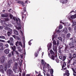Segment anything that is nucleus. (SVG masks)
Instances as JSON below:
<instances>
[{
	"label": "nucleus",
	"instance_id": "1",
	"mask_svg": "<svg viewBox=\"0 0 76 76\" xmlns=\"http://www.w3.org/2000/svg\"><path fill=\"white\" fill-rule=\"evenodd\" d=\"M7 43H8V44H10L12 50L13 51H15V50H16V46H13L14 45V42H10V40L7 41ZM12 46H13L12 47Z\"/></svg>",
	"mask_w": 76,
	"mask_h": 76
},
{
	"label": "nucleus",
	"instance_id": "2",
	"mask_svg": "<svg viewBox=\"0 0 76 76\" xmlns=\"http://www.w3.org/2000/svg\"><path fill=\"white\" fill-rule=\"evenodd\" d=\"M53 49L55 53H57V46H56L57 44L56 43V40L53 41Z\"/></svg>",
	"mask_w": 76,
	"mask_h": 76
},
{
	"label": "nucleus",
	"instance_id": "3",
	"mask_svg": "<svg viewBox=\"0 0 76 76\" xmlns=\"http://www.w3.org/2000/svg\"><path fill=\"white\" fill-rule=\"evenodd\" d=\"M68 55L66 54L64 56H59V58L60 59L62 60V61H64L66 59V58L67 57Z\"/></svg>",
	"mask_w": 76,
	"mask_h": 76
},
{
	"label": "nucleus",
	"instance_id": "4",
	"mask_svg": "<svg viewBox=\"0 0 76 76\" xmlns=\"http://www.w3.org/2000/svg\"><path fill=\"white\" fill-rule=\"evenodd\" d=\"M13 64V61H12V59H11L10 60L8 61L7 63V66L8 68H10V66H11V64Z\"/></svg>",
	"mask_w": 76,
	"mask_h": 76
},
{
	"label": "nucleus",
	"instance_id": "5",
	"mask_svg": "<svg viewBox=\"0 0 76 76\" xmlns=\"http://www.w3.org/2000/svg\"><path fill=\"white\" fill-rule=\"evenodd\" d=\"M65 52H66V53H69V50H70V49L69 48V45L66 44H65Z\"/></svg>",
	"mask_w": 76,
	"mask_h": 76
},
{
	"label": "nucleus",
	"instance_id": "6",
	"mask_svg": "<svg viewBox=\"0 0 76 76\" xmlns=\"http://www.w3.org/2000/svg\"><path fill=\"white\" fill-rule=\"evenodd\" d=\"M21 27H22V25H20V23H18L17 26H15V28L18 30H19V29H21Z\"/></svg>",
	"mask_w": 76,
	"mask_h": 76
},
{
	"label": "nucleus",
	"instance_id": "7",
	"mask_svg": "<svg viewBox=\"0 0 76 76\" xmlns=\"http://www.w3.org/2000/svg\"><path fill=\"white\" fill-rule=\"evenodd\" d=\"M7 73L9 74V76H12V74H13V71L10 69H9L7 70Z\"/></svg>",
	"mask_w": 76,
	"mask_h": 76
},
{
	"label": "nucleus",
	"instance_id": "8",
	"mask_svg": "<svg viewBox=\"0 0 76 76\" xmlns=\"http://www.w3.org/2000/svg\"><path fill=\"white\" fill-rule=\"evenodd\" d=\"M50 67V65L48 64H47L46 63H45L44 65V66L43 67V70H44V68L45 67V68H49Z\"/></svg>",
	"mask_w": 76,
	"mask_h": 76
},
{
	"label": "nucleus",
	"instance_id": "9",
	"mask_svg": "<svg viewBox=\"0 0 76 76\" xmlns=\"http://www.w3.org/2000/svg\"><path fill=\"white\" fill-rule=\"evenodd\" d=\"M5 61V57L4 56H2L1 58V62L2 63H3Z\"/></svg>",
	"mask_w": 76,
	"mask_h": 76
},
{
	"label": "nucleus",
	"instance_id": "10",
	"mask_svg": "<svg viewBox=\"0 0 76 76\" xmlns=\"http://www.w3.org/2000/svg\"><path fill=\"white\" fill-rule=\"evenodd\" d=\"M17 3L20 4H21L23 7L25 6V5H24V2L22 1H18L17 2Z\"/></svg>",
	"mask_w": 76,
	"mask_h": 76
},
{
	"label": "nucleus",
	"instance_id": "11",
	"mask_svg": "<svg viewBox=\"0 0 76 76\" xmlns=\"http://www.w3.org/2000/svg\"><path fill=\"white\" fill-rule=\"evenodd\" d=\"M69 70H66L65 73H64L63 74L64 76H65V75H66V76H69V75H70V73H69Z\"/></svg>",
	"mask_w": 76,
	"mask_h": 76
},
{
	"label": "nucleus",
	"instance_id": "12",
	"mask_svg": "<svg viewBox=\"0 0 76 76\" xmlns=\"http://www.w3.org/2000/svg\"><path fill=\"white\" fill-rule=\"evenodd\" d=\"M51 46H52V43H49L47 45V47L48 48V50H50V48H51Z\"/></svg>",
	"mask_w": 76,
	"mask_h": 76
},
{
	"label": "nucleus",
	"instance_id": "13",
	"mask_svg": "<svg viewBox=\"0 0 76 76\" xmlns=\"http://www.w3.org/2000/svg\"><path fill=\"white\" fill-rule=\"evenodd\" d=\"M14 51H12L8 55V56L9 57H12V56H14Z\"/></svg>",
	"mask_w": 76,
	"mask_h": 76
},
{
	"label": "nucleus",
	"instance_id": "14",
	"mask_svg": "<svg viewBox=\"0 0 76 76\" xmlns=\"http://www.w3.org/2000/svg\"><path fill=\"white\" fill-rule=\"evenodd\" d=\"M1 15L2 18H8L9 17L8 14H1Z\"/></svg>",
	"mask_w": 76,
	"mask_h": 76
},
{
	"label": "nucleus",
	"instance_id": "15",
	"mask_svg": "<svg viewBox=\"0 0 76 76\" xmlns=\"http://www.w3.org/2000/svg\"><path fill=\"white\" fill-rule=\"evenodd\" d=\"M9 51H10V50L9 49H6L4 51V52L5 54H9Z\"/></svg>",
	"mask_w": 76,
	"mask_h": 76
},
{
	"label": "nucleus",
	"instance_id": "16",
	"mask_svg": "<svg viewBox=\"0 0 76 76\" xmlns=\"http://www.w3.org/2000/svg\"><path fill=\"white\" fill-rule=\"evenodd\" d=\"M71 69L73 72V75L75 76H76V72L73 68H71Z\"/></svg>",
	"mask_w": 76,
	"mask_h": 76
},
{
	"label": "nucleus",
	"instance_id": "17",
	"mask_svg": "<svg viewBox=\"0 0 76 76\" xmlns=\"http://www.w3.org/2000/svg\"><path fill=\"white\" fill-rule=\"evenodd\" d=\"M69 45L70 46H72L70 47L71 48H75V45H74V44L70 42L69 43Z\"/></svg>",
	"mask_w": 76,
	"mask_h": 76
},
{
	"label": "nucleus",
	"instance_id": "18",
	"mask_svg": "<svg viewBox=\"0 0 76 76\" xmlns=\"http://www.w3.org/2000/svg\"><path fill=\"white\" fill-rule=\"evenodd\" d=\"M14 33L15 34V35H19L18 31L15 29L14 30Z\"/></svg>",
	"mask_w": 76,
	"mask_h": 76
},
{
	"label": "nucleus",
	"instance_id": "19",
	"mask_svg": "<svg viewBox=\"0 0 76 76\" xmlns=\"http://www.w3.org/2000/svg\"><path fill=\"white\" fill-rule=\"evenodd\" d=\"M55 57L57 58V56H56V55L55 56L54 55H52L50 58H51V59H52L53 60H54V59H55Z\"/></svg>",
	"mask_w": 76,
	"mask_h": 76
},
{
	"label": "nucleus",
	"instance_id": "20",
	"mask_svg": "<svg viewBox=\"0 0 76 76\" xmlns=\"http://www.w3.org/2000/svg\"><path fill=\"white\" fill-rule=\"evenodd\" d=\"M65 66H66V62H64L63 64V65L62 66V69H63L64 67H65Z\"/></svg>",
	"mask_w": 76,
	"mask_h": 76
},
{
	"label": "nucleus",
	"instance_id": "21",
	"mask_svg": "<svg viewBox=\"0 0 76 76\" xmlns=\"http://www.w3.org/2000/svg\"><path fill=\"white\" fill-rule=\"evenodd\" d=\"M70 18L71 19H75L76 18V14H75L73 15H72Z\"/></svg>",
	"mask_w": 76,
	"mask_h": 76
},
{
	"label": "nucleus",
	"instance_id": "22",
	"mask_svg": "<svg viewBox=\"0 0 76 76\" xmlns=\"http://www.w3.org/2000/svg\"><path fill=\"white\" fill-rule=\"evenodd\" d=\"M16 20L17 23L18 22H18H19V23H20V19H19V18H16Z\"/></svg>",
	"mask_w": 76,
	"mask_h": 76
},
{
	"label": "nucleus",
	"instance_id": "23",
	"mask_svg": "<svg viewBox=\"0 0 76 76\" xmlns=\"http://www.w3.org/2000/svg\"><path fill=\"white\" fill-rule=\"evenodd\" d=\"M50 53L51 54H53V55H55V53L52 50H50Z\"/></svg>",
	"mask_w": 76,
	"mask_h": 76
},
{
	"label": "nucleus",
	"instance_id": "24",
	"mask_svg": "<svg viewBox=\"0 0 76 76\" xmlns=\"http://www.w3.org/2000/svg\"><path fill=\"white\" fill-rule=\"evenodd\" d=\"M69 58L72 60L73 59V57H72V54L69 53Z\"/></svg>",
	"mask_w": 76,
	"mask_h": 76
},
{
	"label": "nucleus",
	"instance_id": "25",
	"mask_svg": "<svg viewBox=\"0 0 76 76\" xmlns=\"http://www.w3.org/2000/svg\"><path fill=\"white\" fill-rule=\"evenodd\" d=\"M42 61V65L43 66H44V65L45 64V61H44V60L42 59L41 60Z\"/></svg>",
	"mask_w": 76,
	"mask_h": 76
},
{
	"label": "nucleus",
	"instance_id": "26",
	"mask_svg": "<svg viewBox=\"0 0 76 76\" xmlns=\"http://www.w3.org/2000/svg\"><path fill=\"white\" fill-rule=\"evenodd\" d=\"M10 41L11 42H13V41H14V39H13V38L12 37H10Z\"/></svg>",
	"mask_w": 76,
	"mask_h": 76
},
{
	"label": "nucleus",
	"instance_id": "27",
	"mask_svg": "<svg viewBox=\"0 0 76 76\" xmlns=\"http://www.w3.org/2000/svg\"><path fill=\"white\" fill-rule=\"evenodd\" d=\"M61 3H62L63 4H64V3H67V0H66L65 1H60Z\"/></svg>",
	"mask_w": 76,
	"mask_h": 76
},
{
	"label": "nucleus",
	"instance_id": "28",
	"mask_svg": "<svg viewBox=\"0 0 76 76\" xmlns=\"http://www.w3.org/2000/svg\"><path fill=\"white\" fill-rule=\"evenodd\" d=\"M70 35H71V34H70V33H68L66 35V38H70Z\"/></svg>",
	"mask_w": 76,
	"mask_h": 76
},
{
	"label": "nucleus",
	"instance_id": "29",
	"mask_svg": "<svg viewBox=\"0 0 76 76\" xmlns=\"http://www.w3.org/2000/svg\"><path fill=\"white\" fill-rule=\"evenodd\" d=\"M58 39H59L60 41H61V42H62V41L63 40V38H62V37H58Z\"/></svg>",
	"mask_w": 76,
	"mask_h": 76
},
{
	"label": "nucleus",
	"instance_id": "30",
	"mask_svg": "<svg viewBox=\"0 0 76 76\" xmlns=\"http://www.w3.org/2000/svg\"><path fill=\"white\" fill-rule=\"evenodd\" d=\"M4 48H3V46H0V50L2 51L3 50Z\"/></svg>",
	"mask_w": 76,
	"mask_h": 76
},
{
	"label": "nucleus",
	"instance_id": "31",
	"mask_svg": "<svg viewBox=\"0 0 76 76\" xmlns=\"http://www.w3.org/2000/svg\"><path fill=\"white\" fill-rule=\"evenodd\" d=\"M18 45H20V46H21V47H23V46H22V42H18Z\"/></svg>",
	"mask_w": 76,
	"mask_h": 76
},
{
	"label": "nucleus",
	"instance_id": "32",
	"mask_svg": "<svg viewBox=\"0 0 76 76\" xmlns=\"http://www.w3.org/2000/svg\"><path fill=\"white\" fill-rule=\"evenodd\" d=\"M72 59H69L68 60V64H70V63H71V61H72Z\"/></svg>",
	"mask_w": 76,
	"mask_h": 76
},
{
	"label": "nucleus",
	"instance_id": "33",
	"mask_svg": "<svg viewBox=\"0 0 76 76\" xmlns=\"http://www.w3.org/2000/svg\"><path fill=\"white\" fill-rule=\"evenodd\" d=\"M0 38L1 39H5V37L3 36H0Z\"/></svg>",
	"mask_w": 76,
	"mask_h": 76
},
{
	"label": "nucleus",
	"instance_id": "34",
	"mask_svg": "<svg viewBox=\"0 0 76 76\" xmlns=\"http://www.w3.org/2000/svg\"><path fill=\"white\" fill-rule=\"evenodd\" d=\"M0 71L1 72V73H4V69H0Z\"/></svg>",
	"mask_w": 76,
	"mask_h": 76
},
{
	"label": "nucleus",
	"instance_id": "35",
	"mask_svg": "<svg viewBox=\"0 0 76 76\" xmlns=\"http://www.w3.org/2000/svg\"><path fill=\"white\" fill-rule=\"evenodd\" d=\"M59 29H62L63 28V26L61 25H60L59 27Z\"/></svg>",
	"mask_w": 76,
	"mask_h": 76
},
{
	"label": "nucleus",
	"instance_id": "36",
	"mask_svg": "<svg viewBox=\"0 0 76 76\" xmlns=\"http://www.w3.org/2000/svg\"><path fill=\"white\" fill-rule=\"evenodd\" d=\"M18 49L19 51H22V50H21V48H20V47L19 46L18 47Z\"/></svg>",
	"mask_w": 76,
	"mask_h": 76
},
{
	"label": "nucleus",
	"instance_id": "37",
	"mask_svg": "<svg viewBox=\"0 0 76 76\" xmlns=\"http://www.w3.org/2000/svg\"><path fill=\"white\" fill-rule=\"evenodd\" d=\"M65 31V33H67V28H66V29H63V31Z\"/></svg>",
	"mask_w": 76,
	"mask_h": 76
},
{
	"label": "nucleus",
	"instance_id": "38",
	"mask_svg": "<svg viewBox=\"0 0 76 76\" xmlns=\"http://www.w3.org/2000/svg\"><path fill=\"white\" fill-rule=\"evenodd\" d=\"M34 56L35 57H38V55L37 54V53L36 52H35V53Z\"/></svg>",
	"mask_w": 76,
	"mask_h": 76
},
{
	"label": "nucleus",
	"instance_id": "39",
	"mask_svg": "<svg viewBox=\"0 0 76 76\" xmlns=\"http://www.w3.org/2000/svg\"><path fill=\"white\" fill-rule=\"evenodd\" d=\"M0 69H4L3 68V66L2 65H0Z\"/></svg>",
	"mask_w": 76,
	"mask_h": 76
},
{
	"label": "nucleus",
	"instance_id": "40",
	"mask_svg": "<svg viewBox=\"0 0 76 76\" xmlns=\"http://www.w3.org/2000/svg\"><path fill=\"white\" fill-rule=\"evenodd\" d=\"M70 64H67V67L68 69H69L70 68Z\"/></svg>",
	"mask_w": 76,
	"mask_h": 76
},
{
	"label": "nucleus",
	"instance_id": "41",
	"mask_svg": "<svg viewBox=\"0 0 76 76\" xmlns=\"http://www.w3.org/2000/svg\"><path fill=\"white\" fill-rule=\"evenodd\" d=\"M5 46L6 47V48H8V47H9V45L7 44H5Z\"/></svg>",
	"mask_w": 76,
	"mask_h": 76
},
{
	"label": "nucleus",
	"instance_id": "42",
	"mask_svg": "<svg viewBox=\"0 0 76 76\" xmlns=\"http://www.w3.org/2000/svg\"><path fill=\"white\" fill-rule=\"evenodd\" d=\"M9 15H10V19H12V18H13V15H12V14H10Z\"/></svg>",
	"mask_w": 76,
	"mask_h": 76
},
{
	"label": "nucleus",
	"instance_id": "43",
	"mask_svg": "<svg viewBox=\"0 0 76 76\" xmlns=\"http://www.w3.org/2000/svg\"><path fill=\"white\" fill-rule=\"evenodd\" d=\"M73 24L74 26H75V25H76V21H73Z\"/></svg>",
	"mask_w": 76,
	"mask_h": 76
},
{
	"label": "nucleus",
	"instance_id": "44",
	"mask_svg": "<svg viewBox=\"0 0 76 76\" xmlns=\"http://www.w3.org/2000/svg\"><path fill=\"white\" fill-rule=\"evenodd\" d=\"M15 68L18 67V64H17V63H15Z\"/></svg>",
	"mask_w": 76,
	"mask_h": 76
},
{
	"label": "nucleus",
	"instance_id": "45",
	"mask_svg": "<svg viewBox=\"0 0 76 76\" xmlns=\"http://www.w3.org/2000/svg\"><path fill=\"white\" fill-rule=\"evenodd\" d=\"M15 51L16 54H17V55H19V53L17 51H16V49L15 50V51Z\"/></svg>",
	"mask_w": 76,
	"mask_h": 76
},
{
	"label": "nucleus",
	"instance_id": "46",
	"mask_svg": "<svg viewBox=\"0 0 76 76\" xmlns=\"http://www.w3.org/2000/svg\"><path fill=\"white\" fill-rule=\"evenodd\" d=\"M7 65H6L5 66V67L4 68L5 71H6L7 70Z\"/></svg>",
	"mask_w": 76,
	"mask_h": 76
},
{
	"label": "nucleus",
	"instance_id": "47",
	"mask_svg": "<svg viewBox=\"0 0 76 76\" xmlns=\"http://www.w3.org/2000/svg\"><path fill=\"white\" fill-rule=\"evenodd\" d=\"M75 39H74V40H73L72 42H72V43H73V44H75Z\"/></svg>",
	"mask_w": 76,
	"mask_h": 76
},
{
	"label": "nucleus",
	"instance_id": "48",
	"mask_svg": "<svg viewBox=\"0 0 76 76\" xmlns=\"http://www.w3.org/2000/svg\"><path fill=\"white\" fill-rule=\"evenodd\" d=\"M55 60L56 62H57V63H59V60L58 59V58H57Z\"/></svg>",
	"mask_w": 76,
	"mask_h": 76
},
{
	"label": "nucleus",
	"instance_id": "49",
	"mask_svg": "<svg viewBox=\"0 0 76 76\" xmlns=\"http://www.w3.org/2000/svg\"><path fill=\"white\" fill-rule=\"evenodd\" d=\"M53 69H52L50 71V74H53Z\"/></svg>",
	"mask_w": 76,
	"mask_h": 76
},
{
	"label": "nucleus",
	"instance_id": "50",
	"mask_svg": "<svg viewBox=\"0 0 76 76\" xmlns=\"http://www.w3.org/2000/svg\"><path fill=\"white\" fill-rule=\"evenodd\" d=\"M75 39V38H71L69 39L70 40V41H71V42L74 40V39Z\"/></svg>",
	"mask_w": 76,
	"mask_h": 76
},
{
	"label": "nucleus",
	"instance_id": "51",
	"mask_svg": "<svg viewBox=\"0 0 76 76\" xmlns=\"http://www.w3.org/2000/svg\"><path fill=\"white\" fill-rule=\"evenodd\" d=\"M73 58H75V57H76V54L74 53L73 54Z\"/></svg>",
	"mask_w": 76,
	"mask_h": 76
},
{
	"label": "nucleus",
	"instance_id": "52",
	"mask_svg": "<svg viewBox=\"0 0 76 76\" xmlns=\"http://www.w3.org/2000/svg\"><path fill=\"white\" fill-rule=\"evenodd\" d=\"M58 52H59V53H60V54H61L62 53V52H61V50L60 49V48H59L58 50Z\"/></svg>",
	"mask_w": 76,
	"mask_h": 76
},
{
	"label": "nucleus",
	"instance_id": "53",
	"mask_svg": "<svg viewBox=\"0 0 76 76\" xmlns=\"http://www.w3.org/2000/svg\"><path fill=\"white\" fill-rule=\"evenodd\" d=\"M7 34H12V32H11L10 31H8L7 32Z\"/></svg>",
	"mask_w": 76,
	"mask_h": 76
},
{
	"label": "nucleus",
	"instance_id": "54",
	"mask_svg": "<svg viewBox=\"0 0 76 76\" xmlns=\"http://www.w3.org/2000/svg\"><path fill=\"white\" fill-rule=\"evenodd\" d=\"M23 11L24 12H26V8H25V7H24L23 8Z\"/></svg>",
	"mask_w": 76,
	"mask_h": 76
},
{
	"label": "nucleus",
	"instance_id": "55",
	"mask_svg": "<svg viewBox=\"0 0 76 76\" xmlns=\"http://www.w3.org/2000/svg\"><path fill=\"white\" fill-rule=\"evenodd\" d=\"M0 42H5V41L4 40L0 39Z\"/></svg>",
	"mask_w": 76,
	"mask_h": 76
},
{
	"label": "nucleus",
	"instance_id": "56",
	"mask_svg": "<svg viewBox=\"0 0 76 76\" xmlns=\"http://www.w3.org/2000/svg\"><path fill=\"white\" fill-rule=\"evenodd\" d=\"M3 29V26H0V30H2Z\"/></svg>",
	"mask_w": 76,
	"mask_h": 76
},
{
	"label": "nucleus",
	"instance_id": "57",
	"mask_svg": "<svg viewBox=\"0 0 76 76\" xmlns=\"http://www.w3.org/2000/svg\"><path fill=\"white\" fill-rule=\"evenodd\" d=\"M71 54H73V53H74V50H71Z\"/></svg>",
	"mask_w": 76,
	"mask_h": 76
},
{
	"label": "nucleus",
	"instance_id": "58",
	"mask_svg": "<svg viewBox=\"0 0 76 76\" xmlns=\"http://www.w3.org/2000/svg\"><path fill=\"white\" fill-rule=\"evenodd\" d=\"M28 44H29V45H31V41H29L28 42Z\"/></svg>",
	"mask_w": 76,
	"mask_h": 76
},
{
	"label": "nucleus",
	"instance_id": "59",
	"mask_svg": "<svg viewBox=\"0 0 76 76\" xmlns=\"http://www.w3.org/2000/svg\"><path fill=\"white\" fill-rule=\"evenodd\" d=\"M15 21H16V18L15 17H13L12 18Z\"/></svg>",
	"mask_w": 76,
	"mask_h": 76
},
{
	"label": "nucleus",
	"instance_id": "60",
	"mask_svg": "<svg viewBox=\"0 0 76 76\" xmlns=\"http://www.w3.org/2000/svg\"><path fill=\"white\" fill-rule=\"evenodd\" d=\"M18 41H17L16 43V47H18Z\"/></svg>",
	"mask_w": 76,
	"mask_h": 76
},
{
	"label": "nucleus",
	"instance_id": "61",
	"mask_svg": "<svg viewBox=\"0 0 76 76\" xmlns=\"http://www.w3.org/2000/svg\"><path fill=\"white\" fill-rule=\"evenodd\" d=\"M9 31H10V32H12V29H9Z\"/></svg>",
	"mask_w": 76,
	"mask_h": 76
},
{
	"label": "nucleus",
	"instance_id": "62",
	"mask_svg": "<svg viewBox=\"0 0 76 76\" xmlns=\"http://www.w3.org/2000/svg\"><path fill=\"white\" fill-rule=\"evenodd\" d=\"M0 45H1V46H3V44L2 43H0Z\"/></svg>",
	"mask_w": 76,
	"mask_h": 76
},
{
	"label": "nucleus",
	"instance_id": "63",
	"mask_svg": "<svg viewBox=\"0 0 76 76\" xmlns=\"http://www.w3.org/2000/svg\"><path fill=\"white\" fill-rule=\"evenodd\" d=\"M5 20H6V21H9V19L8 18H6Z\"/></svg>",
	"mask_w": 76,
	"mask_h": 76
},
{
	"label": "nucleus",
	"instance_id": "64",
	"mask_svg": "<svg viewBox=\"0 0 76 76\" xmlns=\"http://www.w3.org/2000/svg\"><path fill=\"white\" fill-rule=\"evenodd\" d=\"M74 30H76V26H75L74 28Z\"/></svg>",
	"mask_w": 76,
	"mask_h": 76
}]
</instances>
